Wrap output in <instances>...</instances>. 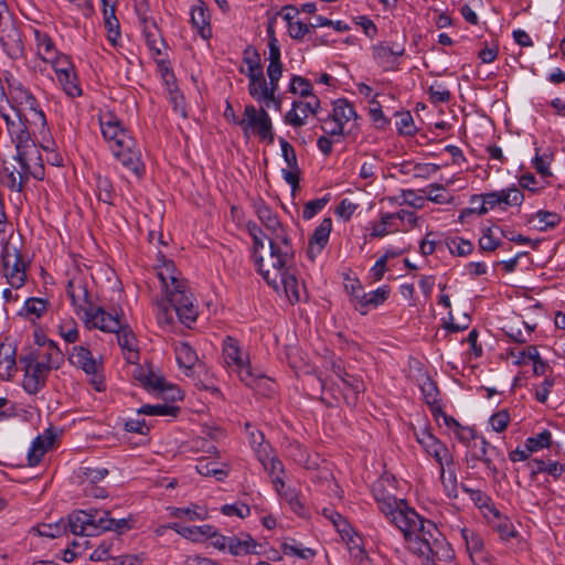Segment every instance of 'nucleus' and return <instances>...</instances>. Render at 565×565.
Segmentation results:
<instances>
[{"instance_id": "de8ad7c7", "label": "nucleus", "mask_w": 565, "mask_h": 565, "mask_svg": "<svg viewBox=\"0 0 565 565\" xmlns=\"http://www.w3.org/2000/svg\"><path fill=\"white\" fill-rule=\"evenodd\" d=\"M139 414L148 415V416H177L179 412V407L167 405V404H158V405H143L138 411Z\"/></svg>"}, {"instance_id": "a211bd4d", "label": "nucleus", "mask_w": 565, "mask_h": 565, "mask_svg": "<svg viewBox=\"0 0 565 565\" xmlns=\"http://www.w3.org/2000/svg\"><path fill=\"white\" fill-rule=\"evenodd\" d=\"M17 122L15 125L11 124L10 128V137L12 141L15 143L17 154L14 159L17 161H23L28 158V151L24 148L28 146L30 141V134L28 127L25 125L29 121L28 114H22L21 110L15 111Z\"/></svg>"}, {"instance_id": "72a5a7b5", "label": "nucleus", "mask_w": 565, "mask_h": 565, "mask_svg": "<svg viewBox=\"0 0 565 565\" xmlns=\"http://www.w3.org/2000/svg\"><path fill=\"white\" fill-rule=\"evenodd\" d=\"M243 61L247 65L246 75L248 81H252V84L254 85V82H257L259 76L264 75L260 56L256 50L247 47L244 51Z\"/></svg>"}, {"instance_id": "4c0bfd02", "label": "nucleus", "mask_w": 565, "mask_h": 565, "mask_svg": "<svg viewBox=\"0 0 565 565\" xmlns=\"http://www.w3.org/2000/svg\"><path fill=\"white\" fill-rule=\"evenodd\" d=\"M460 535L466 543L467 551L471 558L483 553V540L475 530L463 527Z\"/></svg>"}, {"instance_id": "4d7b16f0", "label": "nucleus", "mask_w": 565, "mask_h": 565, "mask_svg": "<svg viewBox=\"0 0 565 565\" xmlns=\"http://www.w3.org/2000/svg\"><path fill=\"white\" fill-rule=\"evenodd\" d=\"M33 530L36 531L40 536L55 539L60 537L65 532L66 525L62 522L53 524H40Z\"/></svg>"}, {"instance_id": "cd10ccee", "label": "nucleus", "mask_w": 565, "mask_h": 565, "mask_svg": "<svg viewBox=\"0 0 565 565\" xmlns=\"http://www.w3.org/2000/svg\"><path fill=\"white\" fill-rule=\"evenodd\" d=\"M143 35L149 50L153 56H161L167 49V44L161 36V32L154 22H145Z\"/></svg>"}, {"instance_id": "aec40b11", "label": "nucleus", "mask_w": 565, "mask_h": 565, "mask_svg": "<svg viewBox=\"0 0 565 565\" xmlns=\"http://www.w3.org/2000/svg\"><path fill=\"white\" fill-rule=\"evenodd\" d=\"M20 169L18 170L15 167H3V172L6 173V185L14 192H22L25 183L28 182L30 175H33L36 179H41L35 173H32L30 170V166L28 162V158L23 161H18Z\"/></svg>"}, {"instance_id": "4468645a", "label": "nucleus", "mask_w": 565, "mask_h": 565, "mask_svg": "<svg viewBox=\"0 0 565 565\" xmlns=\"http://www.w3.org/2000/svg\"><path fill=\"white\" fill-rule=\"evenodd\" d=\"M416 439L422 445L427 454L433 456L440 466V478L445 476L444 463H451L452 457L449 454L448 448L440 443L433 434L427 429H423L416 433Z\"/></svg>"}, {"instance_id": "e2e57ef3", "label": "nucleus", "mask_w": 565, "mask_h": 565, "mask_svg": "<svg viewBox=\"0 0 565 565\" xmlns=\"http://www.w3.org/2000/svg\"><path fill=\"white\" fill-rule=\"evenodd\" d=\"M420 388L428 405H435L438 402L439 392L435 382L427 377Z\"/></svg>"}, {"instance_id": "a878e982", "label": "nucleus", "mask_w": 565, "mask_h": 565, "mask_svg": "<svg viewBox=\"0 0 565 565\" xmlns=\"http://www.w3.org/2000/svg\"><path fill=\"white\" fill-rule=\"evenodd\" d=\"M117 333V342L119 347L129 353V356L126 360L129 363H135L138 359L137 351V339L132 330L128 324H120V330H116Z\"/></svg>"}, {"instance_id": "774afa93", "label": "nucleus", "mask_w": 565, "mask_h": 565, "mask_svg": "<svg viewBox=\"0 0 565 565\" xmlns=\"http://www.w3.org/2000/svg\"><path fill=\"white\" fill-rule=\"evenodd\" d=\"M429 97L431 103H448L450 100L451 94L448 89L443 87L440 84L431 85L428 88Z\"/></svg>"}, {"instance_id": "6e6552de", "label": "nucleus", "mask_w": 565, "mask_h": 565, "mask_svg": "<svg viewBox=\"0 0 565 565\" xmlns=\"http://www.w3.org/2000/svg\"><path fill=\"white\" fill-rule=\"evenodd\" d=\"M115 158L120 161L122 167L137 178L145 173V163L136 140L129 135L121 141H116L109 146Z\"/></svg>"}, {"instance_id": "0eeeda50", "label": "nucleus", "mask_w": 565, "mask_h": 565, "mask_svg": "<svg viewBox=\"0 0 565 565\" xmlns=\"http://www.w3.org/2000/svg\"><path fill=\"white\" fill-rule=\"evenodd\" d=\"M223 359L228 366H233L241 381L248 387H255L256 383L269 384V381L262 374H255L249 365L248 355L244 354L238 341L227 335L223 340Z\"/></svg>"}, {"instance_id": "bf43d9fd", "label": "nucleus", "mask_w": 565, "mask_h": 565, "mask_svg": "<svg viewBox=\"0 0 565 565\" xmlns=\"http://www.w3.org/2000/svg\"><path fill=\"white\" fill-rule=\"evenodd\" d=\"M328 202V196L307 202L302 211L303 220H311L315 217L327 205Z\"/></svg>"}, {"instance_id": "ddd939ff", "label": "nucleus", "mask_w": 565, "mask_h": 565, "mask_svg": "<svg viewBox=\"0 0 565 565\" xmlns=\"http://www.w3.org/2000/svg\"><path fill=\"white\" fill-rule=\"evenodd\" d=\"M24 355L34 362H39V364L45 366V369L50 372L53 370H58L64 363L63 352L52 340H44L43 342H39V347L29 350L26 353H24Z\"/></svg>"}, {"instance_id": "6e6d98bb", "label": "nucleus", "mask_w": 565, "mask_h": 565, "mask_svg": "<svg viewBox=\"0 0 565 565\" xmlns=\"http://www.w3.org/2000/svg\"><path fill=\"white\" fill-rule=\"evenodd\" d=\"M290 92L294 94H299L300 97H307L309 99H311V96H315L312 94L311 83L308 79L297 75L291 78Z\"/></svg>"}, {"instance_id": "58836bf2", "label": "nucleus", "mask_w": 565, "mask_h": 565, "mask_svg": "<svg viewBox=\"0 0 565 565\" xmlns=\"http://www.w3.org/2000/svg\"><path fill=\"white\" fill-rule=\"evenodd\" d=\"M356 117L353 105L347 99H338L333 104L332 120L345 125L352 118Z\"/></svg>"}, {"instance_id": "c85d7f7f", "label": "nucleus", "mask_w": 565, "mask_h": 565, "mask_svg": "<svg viewBox=\"0 0 565 565\" xmlns=\"http://www.w3.org/2000/svg\"><path fill=\"white\" fill-rule=\"evenodd\" d=\"M258 546L260 545L248 534L241 539L233 536L228 540V551L234 556L258 554L256 550Z\"/></svg>"}, {"instance_id": "a19ab883", "label": "nucleus", "mask_w": 565, "mask_h": 565, "mask_svg": "<svg viewBox=\"0 0 565 565\" xmlns=\"http://www.w3.org/2000/svg\"><path fill=\"white\" fill-rule=\"evenodd\" d=\"M174 351L177 361L182 367L191 369L198 361V355L189 343L180 342Z\"/></svg>"}, {"instance_id": "f03ea898", "label": "nucleus", "mask_w": 565, "mask_h": 565, "mask_svg": "<svg viewBox=\"0 0 565 565\" xmlns=\"http://www.w3.org/2000/svg\"><path fill=\"white\" fill-rule=\"evenodd\" d=\"M161 266L158 267V278L168 297V301L175 310L180 322L188 328L191 327L198 318V308L193 302V296L189 291L186 281L180 278V273L174 264L167 259L161 252L158 253Z\"/></svg>"}, {"instance_id": "37998d69", "label": "nucleus", "mask_w": 565, "mask_h": 565, "mask_svg": "<svg viewBox=\"0 0 565 565\" xmlns=\"http://www.w3.org/2000/svg\"><path fill=\"white\" fill-rule=\"evenodd\" d=\"M104 24L107 30V38L113 45L117 44V40L120 38L119 21L116 18L114 11L103 9Z\"/></svg>"}, {"instance_id": "13d9d810", "label": "nucleus", "mask_w": 565, "mask_h": 565, "mask_svg": "<svg viewBox=\"0 0 565 565\" xmlns=\"http://www.w3.org/2000/svg\"><path fill=\"white\" fill-rule=\"evenodd\" d=\"M113 545L114 541H102L94 550V552L90 554L89 559L93 562H102L114 557L111 554Z\"/></svg>"}, {"instance_id": "b1692460", "label": "nucleus", "mask_w": 565, "mask_h": 565, "mask_svg": "<svg viewBox=\"0 0 565 565\" xmlns=\"http://www.w3.org/2000/svg\"><path fill=\"white\" fill-rule=\"evenodd\" d=\"M388 295L390 288L387 286H382L367 294L362 291L361 297H358L359 300L356 305H354V308L361 315H366L371 307L376 308L382 305L388 298Z\"/></svg>"}, {"instance_id": "338daca9", "label": "nucleus", "mask_w": 565, "mask_h": 565, "mask_svg": "<svg viewBox=\"0 0 565 565\" xmlns=\"http://www.w3.org/2000/svg\"><path fill=\"white\" fill-rule=\"evenodd\" d=\"M510 422V415L508 411L501 409L490 417V424L493 430L501 433L505 430Z\"/></svg>"}, {"instance_id": "052dcab7", "label": "nucleus", "mask_w": 565, "mask_h": 565, "mask_svg": "<svg viewBox=\"0 0 565 565\" xmlns=\"http://www.w3.org/2000/svg\"><path fill=\"white\" fill-rule=\"evenodd\" d=\"M281 154L289 169L297 170L298 161L294 147L284 138L279 139Z\"/></svg>"}, {"instance_id": "39448f33", "label": "nucleus", "mask_w": 565, "mask_h": 565, "mask_svg": "<svg viewBox=\"0 0 565 565\" xmlns=\"http://www.w3.org/2000/svg\"><path fill=\"white\" fill-rule=\"evenodd\" d=\"M256 214L268 231L269 256L279 255L284 260L294 254L291 239L286 228L269 206L264 203L256 205Z\"/></svg>"}, {"instance_id": "5701e85b", "label": "nucleus", "mask_w": 565, "mask_h": 565, "mask_svg": "<svg viewBox=\"0 0 565 565\" xmlns=\"http://www.w3.org/2000/svg\"><path fill=\"white\" fill-rule=\"evenodd\" d=\"M68 361L72 365L82 369L88 375H95L98 370V364L93 358L92 352L83 347H73L72 352L68 355Z\"/></svg>"}, {"instance_id": "864d4df0", "label": "nucleus", "mask_w": 565, "mask_h": 565, "mask_svg": "<svg viewBox=\"0 0 565 565\" xmlns=\"http://www.w3.org/2000/svg\"><path fill=\"white\" fill-rule=\"evenodd\" d=\"M476 458H479V461L484 463L492 477L497 476L498 468L489 456V443L484 438L480 439V447L476 449Z\"/></svg>"}, {"instance_id": "423d86ee", "label": "nucleus", "mask_w": 565, "mask_h": 565, "mask_svg": "<svg viewBox=\"0 0 565 565\" xmlns=\"http://www.w3.org/2000/svg\"><path fill=\"white\" fill-rule=\"evenodd\" d=\"M6 82L9 90L8 106L10 110L14 114L17 110H21L22 114H26L25 111L28 110L32 116V121L34 124H40L44 128L46 125L45 115L41 109H39L36 98L32 93L10 73L6 75Z\"/></svg>"}, {"instance_id": "473e14b6", "label": "nucleus", "mask_w": 565, "mask_h": 565, "mask_svg": "<svg viewBox=\"0 0 565 565\" xmlns=\"http://www.w3.org/2000/svg\"><path fill=\"white\" fill-rule=\"evenodd\" d=\"M248 93L254 99L263 102L267 108L270 107V99H274V94H276L275 90L270 93V85L267 84L264 75L259 76V79L254 82V85L249 81Z\"/></svg>"}, {"instance_id": "603ef678", "label": "nucleus", "mask_w": 565, "mask_h": 565, "mask_svg": "<svg viewBox=\"0 0 565 565\" xmlns=\"http://www.w3.org/2000/svg\"><path fill=\"white\" fill-rule=\"evenodd\" d=\"M446 245L452 255L466 256L473 250L472 243L463 238H447Z\"/></svg>"}, {"instance_id": "f8f14e48", "label": "nucleus", "mask_w": 565, "mask_h": 565, "mask_svg": "<svg viewBox=\"0 0 565 565\" xmlns=\"http://www.w3.org/2000/svg\"><path fill=\"white\" fill-rule=\"evenodd\" d=\"M0 44L6 54L13 60L24 54L22 33L12 17H4V21L0 24Z\"/></svg>"}, {"instance_id": "f257e3e1", "label": "nucleus", "mask_w": 565, "mask_h": 565, "mask_svg": "<svg viewBox=\"0 0 565 565\" xmlns=\"http://www.w3.org/2000/svg\"><path fill=\"white\" fill-rule=\"evenodd\" d=\"M373 495L379 511L403 533L413 553L423 558V565L452 559L454 551L434 522L420 516L406 500L384 489L374 488Z\"/></svg>"}, {"instance_id": "7c9ffc66", "label": "nucleus", "mask_w": 565, "mask_h": 565, "mask_svg": "<svg viewBox=\"0 0 565 565\" xmlns=\"http://www.w3.org/2000/svg\"><path fill=\"white\" fill-rule=\"evenodd\" d=\"M142 384L147 390L153 391V392L170 391L172 399H181L182 398L180 390H178L177 387H174L172 385H168L166 383L164 377L159 376V375L154 374L153 372H149L147 375H145V377L142 379Z\"/></svg>"}, {"instance_id": "8fccbe9b", "label": "nucleus", "mask_w": 565, "mask_h": 565, "mask_svg": "<svg viewBox=\"0 0 565 565\" xmlns=\"http://www.w3.org/2000/svg\"><path fill=\"white\" fill-rule=\"evenodd\" d=\"M173 312L175 310L171 306V303L168 301V298L166 300H162L160 303H158V312H157V320L161 328H170L173 324Z\"/></svg>"}, {"instance_id": "412c9836", "label": "nucleus", "mask_w": 565, "mask_h": 565, "mask_svg": "<svg viewBox=\"0 0 565 565\" xmlns=\"http://www.w3.org/2000/svg\"><path fill=\"white\" fill-rule=\"evenodd\" d=\"M332 230V220L324 217L316 227L309 238L307 254L311 260H315L322 249L327 246Z\"/></svg>"}, {"instance_id": "69168bd1", "label": "nucleus", "mask_w": 565, "mask_h": 565, "mask_svg": "<svg viewBox=\"0 0 565 565\" xmlns=\"http://www.w3.org/2000/svg\"><path fill=\"white\" fill-rule=\"evenodd\" d=\"M401 119L397 122L398 132L406 136H413L416 132V128L414 126L413 116L409 111H405L398 114Z\"/></svg>"}, {"instance_id": "ea45409f", "label": "nucleus", "mask_w": 565, "mask_h": 565, "mask_svg": "<svg viewBox=\"0 0 565 565\" xmlns=\"http://www.w3.org/2000/svg\"><path fill=\"white\" fill-rule=\"evenodd\" d=\"M344 386L351 392L344 394V399L348 405H355L358 401V395L363 392L364 384L361 379L358 376L351 375L348 373V375L340 377Z\"/></svg>"}, {"instance_id": "3c124183", "label": "nucleus", "mask_w": 565, "mask_h": 565, "mask_svg": "<svg viewBox=\"0 0 565 565\" xmlns=\"http://www.w3.org/2000/svg\"><path fill=\"white\" fill-rule=\"evenodd\" d=\"M97 196L104 203H111L114 196V188L111 181L107 177L98 174L96 177Z\"/></svg>"}, {"instance_id": "c756f323", "label": "nucleus", "mask_w": 565, "mask_h": 565, "mask_svg": "<svg viewBox=\"0 0 565 565\" xmlns=\"http://www.w3.org/2000/svg\"><path fill=\"white\" fill-rule=\"evenodd\" d=\"M100 129L104 138L109 142V146L116 141H121L130 135L129 131L121 126L120 121L114 117H110L108 120L100 119Z\"/></svg>"}, {"instance_id": "393cba45", "label": "nucleus", "mask_w": 565, "mask_h": 565, "mask_svg": "<svg viewBox=\"0 0 565 565\" xmlns=\"http://www.w3.org/2000/svg\"><path fill=\"white\" fill-rule=\"evenodd\" d=\"M17 349L12 343L0 344V377L9 381L17 372Z\"/></svg>"}, {"instance_id": "09e8293b", "label": "nucleus", "mask_w": 565, "mask_h": 565, "mask_svg": "<svg viewBox=\"0 0 565 565\" xmlns=\"http://www.w3.org/2000/svg\"><path fill=\"white\" fill-rule=\"evenodd\" d=\"M552 443V434L550 430L545 429L537 434L534 437H530L525 441V447L527 448V451H539L543 448H548Z\"/></svg>"}, {"instance_id": "6ab92c4d", "label": "nucleus", "mask_w": 565, "mask_h": 565, "mask_svg": "<svg viewBox=\"0 0 565 565\" xmlns=\"http://www.w3.org/2000/svg\"><path fill=\"white\" fill-rule=\"evenodd\" d=\"M85 323L89 327L97 328L104 332H115L120 330V320L118 316L106 312L102 307H90L84 313Z\"/></svg>"}, {"instance_id": "a18cd8bd", "label": "nucleus", "mask_w": 565, "mask_h": 565, "mask_svg": "<svg viewBox=\"0 0 565 565\" xmlns=\"http://www.w3.org/2000/svg\"><path fill=\"white\" fill-rule=\"evenodd\" d=\"M57 81L63 87V90L71 97H77L82 95V89L78 84V79L74 71L64 73L56 76Z\"/></svg>"}, {"instance_id": "f3484780", "label": "nucleus", "mask_w": 565, "mask_h": 565, "mask_svg": "<svg viewBox=\"0 0 565 565\" xmlns=\"http://www.w3.org/2000/svg\"><path fill=\"white\" fill-rule=\"evenodd\" d=\"M404 46L381 42L372 46L374 61L384 71H394L398 66L397 57L404 54Z\"/></svg>"}, {"instance_id": "79ce46f5", "label": "nucleus", "mask_w": 565, "mask_h": 565, "mask_svg": "<svg viewBox=\"0 0 565 565\" xmlns=\"http://www.w3.org/2000/svg\"><path fill=\"white\" fill-rule=\"evenodd\" d=\"M34 33L38 42V54L42 57L43 61H53L56 55V51L51 38L38 30H35Z\"/></svg>"}, {"instance_id": "f704fd0d", "label": "nucleus", "mask_w": 565, "mask_h": 565, "mask_svg": "<svg viewBox=\"0 0 565 565\" xmlns=\"http://www.w3.org/2000/svg\"><path fill=\"white\" fill-rule=\"evenodd\" d=\"M264 469L271 477L273 483L275 484L276 491L280 493V490L285 488V482L281 478L284 473V465L277 457H270L267 459H260Z\"/></svg>"}, {"instance_id": "bb28decb", "label": "nucleus", "mask_w": 565, "mask_h": 565, "mask_svg": "<svg viewBox=\"0 0 565 565\" xmlns=\"http://www.w3.org/2000/svg\"><path fill=\"white\" fill-rule=\"evenodd\" d=\"M191 23L204 40H207L212 36L209 9L204 7L203 3L192 9Z\"/></svg>"}, {"instance_id": "49530a36", "label": "nucleus", "mask_w": 565, "mask_h": 565, "mask_svg": "<svg viewBox=\"0 0 565 565\" xmlns=\"http://www.w3.org/2000/svg\"><path fill=\"white\" fill-rule=\"evenodd\" d=\"M534 218H537L540 225H537L536 227L541 232L556 227L562 221L561 215H558L557 213L543 210L537 211L532 216V220Z\"/></svg>"}, {"instance_id": "9b49d317", "label": "nucleus", "mask_w": 565, "mask_h": 565, "mask_svg": "<svg viewBox=\"0 0 565 565\" xmlns=\"http://www.w3.org/2000/svg\"><path fill=\"white\" fill-rule=\"evenodd\" d=\"M19 362L23 371V390L30 395L38 394L45 387L51 372L47 371L45 366L39 364V362H34L24 354L20 355Z\"/></svg>"}, {"instance_id": "5fc2aeb1", "label": "nucleus", "mask_w": 565, "mask_h": 565, "mask_svg": "<svg viewBox=\"0 0 565 565\" xmlns=\"http://www.w3.org/2000/svg\"><path fill=\"white\" fill-rule=\"evenodd\" d=\"M500 196V204L509 206H519L524 200L523 193L515 186L498 191Z\"/></svg>"}, {"instance_id": "c03bdc74", "label": "nucleus", "mask_w": 565, "mask_h": 565, "mask_svg": "<svg viewBox=\"0 0 565 565\" xmlns=\"http://www.w3.org/2000/svg\"><path fill=\"white\" fill-rule=\"evenodd\" d=\"M479 202L478 214H486L489 210H492L497 205H500V196L498 191L484 193L482 195H475L471 199V204Z\"/></svg>"}, {"instance_id": "e433bc0d", "label": "nucleus", "mask_w": 565, "mask_h": 565, "mask_svg": "<svg viewBox=\"0 0 565 565\" xmlns=\"http://www.w3.org/2000/svg\"><path fill=\"white\" fill-rule=\"evenodd\" d=\"M49 307V301L43 298H29L25 300L23 308L20 311V316H23L30 320L41 318Z\"/></svg>"}, {"instance_id": "c9c22d12", "label": "nucleus", "mask_w": 565, "mask_h": 565, "mask_svg": "<svg viewBox=\"0 0 565 565\" xmlns=\"http://www.w3.org/2000/svg\"><path fill=\"white\" fill-rule=\"evenodd\" d=\"M462 490L469 494L472 502L481 510H484L489 513H492L494 518H499V510L493 505L491 498L481 490L470 489L466 486H462Z\"/></svg>"}, {"instance_id": "dca6fc26", "label": "nucleus", "mask_w": 565, "mask_h": 565, "mask_svg": "<svg viewBox=\"0 0 565 565\" xmlns=\"http://www.w3.org/2000/svg\"><path fill=\"white\" fill-rule=\"evenodd\" d=\"M66 294L77 315L81 312L84 315L85 311L89 310V308L94 306L89 299L86 282L81 276H74L68 280Z\"/></svg>"}, {"instance_id": "4be33fe9", "label": "nucleus", "mask_w": 565, "mask_h": 565, "mask_svg": "<svg viewBox=\"0 0 565 565\" xmlns=\"http://www.w3.org/2000/svg\"><path fill=\"white\" fill-rule=\"evenodd\" d=\"M526 467L530 471L531 480L536 481L537 476L542 472L547 473L554 479H558L565 471V466L553 461L551 459H531L527 461Z\"/></svg>"}, {"instance_id": "9d476101", "label": "nucleus", "mask_w": 565, "mask_h": 565, "mask_svg": "<svg viewBox=\"0 0 565 565\" xmlns=\"http://www.w3.org/2000/svg\"><path fill=\"white\" fill-rule=\"evenodd\" d=\"M238 126L242 127L244 135L248 138L249 132L257 135L262 140L274 142L273 125L268 113L260 108L257 110L253 105H246L244 109V118L241 119Z\"/></svg>"}, {"instance_id": "2eb2a0df", "label": "nucleus", "mask_w": 565, "mask_h": 565, "mask_svg": "<svg viewBox=\"0 0 565 565\" xmlns=\"http://www.w3.org/2000/svg\"><path fill=\"white\" fill-rule=\"evenodd\" d=\"M320 108V99L311 96L308 100H294L291 109L285 115L284 121L295 128L302 127L309 115L316 116Z\"/></svg>"}, {"instance_id": "680f3d73", "label": "nucleus", "mask_w": 565, "mask_h": 565, "mask_svg": "<svg viewBox=\"0 0 565 565\" xmlns=\"http://www.w3.org/2000/svg\"><path fill=\"white\" fill-rule=\"evenodd\" d=\"M495 519L498 520V523L495 524V530L502 540L508 541L516 535V531L513 524L508 519L502 518L500 513L499 518Z\"/></svg>"}, {"instance_id": "2f4dec72", "label": "nucleus", "mask_w": 565, "mask_h": 565, "mask_svg": "<svg viewBox=\"0 0 565 565\" xmlns=\"http://www.w3.org/2000/svg\"><path fill=\"white\" fill-rule=\"evenodd\" d=\"M54 436H38L33 443L31 448L28 451V461L29 466L33 467L36 466L44 454L46 452L47 448L53 444Z\"/></svg>"}, {"instance_id": "20e7f679", "label": "nucleus", "mask_w": 565, "mask_h": 565, "mask_svg": "<svg viewBox=\"0 0 565 565\" xmlns=\"http://www.w3.org/2000/svg\"><path fill=\"white\" fill-rule=\"evenodd\" d=\"M108 510L89 509L81 510L68 516V526L75 535H92L93 531H115L121 534L124 530L129 529L126 519H113Z\"/></svg>"}, {"instance_id": "7ed1b4c3", "label": "nucleus", "mask_w": 565, "mask_h": 565, "mask_svg": "<svg viewBox=\"0 0 565 565\" xmlns=\"http://www.w3.org/2000/svg\"><path fill=\"white\" fill-rule=\"evenodd\" d=\"M294 257L295 253L285 260L279 255L268 256L267 264H260V275L276 291H279L281 286L290 302H298L301 297L299 284L292 270Z\"/></svg>"}, {"instance_id": "1a4fd4ad", "label": "nucleus", "mask_w": 565, "mask_h": 565, "mask_svg": "<svg viewBox=\"0 0 565 565\" xmlns=\"http://www.w3.org/2000/svg\"><path fill=\"white\" fill-rule=\"evenodd\" d=\"M1 264L4 277L13 288L23 286L26 279L28 264L21 256L19 248L8 242L3 245L1 250Z\"/></svg>"}, {"instance_id": "0e129e2a", "label": "nucleus", "mask_w": 565, "mask_h": 565, "mask_svg": "<svg viewBox=\"0 0 565 565\" xmlns=\"http://www.w3.org/2000/svg\"><path fill=\"white\" fill-rule=\"evenodd\" d=\"M196 471L202 476H214L217 480H223L226 472L222 469H217L213 462L200 461L196 467Z\"/></svg>"}]
</instances>
